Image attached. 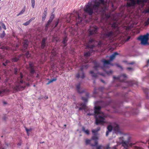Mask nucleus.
Returning a JSON list of instances; mask_svg holds the SVG:
<instances>
[{
  "mask_svg": "<svg viewBox=\"0 0 149 149\" xmlns=\"http://www.w3.org/2000/svg\"><path fill=\"white\" fill-rule=\"evenodd\" d=\"M93 4L89 2L85 5L84 9V11L89 15L93 13L99 14L103 13L106 10V3L105 0H93Z\"/></svg>",
  "mask_w": 149,
  "mask_h": 149,
  "instance_id": "f257e3e1",
  "label": "nucleus"
},
{
  "mask_svg": "<svg viewBox=\"0 0 149 149\" xmlns=\"http://www.w3.org/2000/svg\"><path fill=\"white\" fill-rule=\"evenodd\" d=\"M114 80H118L120 81V84H118L117 86H120L122 88H125L128 86H130L135 84L136 86L138 85V82L130 80L126 82L125 80L127 78V76L125 74H121L120 76L113 77Z\"/></svg>",
  "mask_w": 149,
  "mask_h": 149,
  "instance_id": "f03ea898",
  "label": "nucleus"
},
{
  "mask_svg": "<svg viewBox=\"0 0 149 149\" xmlns=\"http://www.w3.org/2000/svg\"><path fill=\"white\" fill-rule=\"evenodd\" d=\"M101 107L100 106H95L94 107L95 123L97 125H102L105 123V115L101 111Z\"/></svg>",
  "mask_w": 149,
  "mask_h": 149,
  "instance_id": "7ed1b4c3",
  "label": "nucleus"
},
{
  "mask_svg": "<svg viewBox=\"0 0 149 149\" xmlns=\"http://www.w3.org/2000/svg\"><path fill=\"white\" fill-rule=\"evenodd\" d=\"M23 75L22 73L20 72L19 76L17 77V80L15 83L14 85L13 86V88L14 90H22L26 86H29V83L23 81Z\"/></svg>",
  "mask_w": 149,
  "mask_h": 149,
  "instance_id": "20e7f679",
  "label": "nucleus"
},
{
  "mask_svg": "<svg viewBox=\"0 0 149 149\" xmlns=\"http://www.w3.org/2000/svg\"><path fill=\"white\" fill-rule=\"evenodd\" d=\"M118 53L116 52H114L110 56L109 60H102L101 61L103 63L104 66L103 67H100L99 64L96 61H93V63H94V65L93 67L94 68L95 70H97V68L100 67L102 70H104V67L106 65H110L113 66V65L111 63V62L115 58L116 56L117 55H118Z\"/></svg>",
  "mask_w": 149,
  "mask_h": 149,
  "instance_id": "39448f33",
  "label": "nucleus"
},
{
  "mask_svg": "<svg viewBox=\"0 0 149 149\" xmlns=\"http://www.w3.org/2000/svg\"><path fill=\"white\" fill-rule=\"evenodd\" d=\"M115 36V33L113 31L107 29L105 30L103 37V40L107 42L105 44L107 45L108 42H111Z\"/></svg>",
  "mask_w": 149,
  "mask_h": 149,
  "instance_id": "423d86ee",
  "label": "nucleus"
},
{
  "mask_svg": "<svg viewBox=\"0 0 149 149\" xmlns=\"http://www.w3.org/2000/svg\"><path fill=\"white\" fill-rule=\"evenodd\" d=\"M149 34L147 33L146 34L143 36H141L139 37L138 39L140 40L141 43L143 45L148 44V41L149 40Z\"/></svg>",
  "mask_w": 149,
  "mask_h": 149,
  "instance_id": "0eeeda50",
  "label": "nucleus"
},
{
  "mask_svg": "<svg viewBox=\"0 0 149 149\" xmlns=\"http://www.w3.org/2000/svg\"><path fill=\"white\" fill-rule=\"evenodd\" d=\"M82 99L84 102L80 104V105L81 107L79 108V110H81L83 109L85 111H87L88 110V107L86 106V103L87 102V98L82 97Z\"/></svg>",
  "mask_w": 149,
  "mask_h": 149,
  "instance_id": "6e6552de",
  "label": "nucleus"
},
{
  "mask_svg": "<svg viewBox=\"0 0 149 149\" xmlns=\"http://www.w3.org/2000/svg\"><path fill=\"white\" fill-rule=\"evenodd\" d=\"M97 42V41L93 39H90L88 43L86 45V48L93 49V48L95 47V46L93 45H90L93 42Z\"/></svg>",
  "mask_w": 149,
  "mask_h": 149,
  "instance_id": "1a4fd4ad",
  "label": "nucleus"
},
{
  "mask_svg": "<svg viewBox=\"0 0 149 149\" xmlns=\"http://www.w3.org/2000/svg\"><path fill=\"white\" fill-rule=\"evenodd\" d=\"M129 144V142L128 141H124L122 142V146L121 148L123 149H128L127 147ZM134 149H143L141 148L140 147H138L135 146Z\"/></svg>",
  "mask_w": 149,
  "mask_h": 149,
  "instance_id": "9d476101",
  "label": "nucleus"
},
{
  "mask_svg": "<svg viewBox=\"0 0 149 149\" xmlns=\"http://www.w3.org/2000/svg\"><path fill=\"white\" fill-rule=\"evenodd\" d=\"M89 67V65L88 64H86L85 65H82L80 67V70L82 72L81 75V78L82 79H84L85 77V76L84 75V73L83 72V70L84 69H87Z\"/></svg>",
  "mask_w": 149,
  "mask_h": 149,
  "instance_id": "9b49d317",
  "label": "nucleus"
},
{
  "mask_svg": "<svg viewBox=\"0 0 149 149\" xmlns=\"http://www.w3.org/2000/svg\"><path fill=\"white\" fill-rule=\"evenodd\" d=\"M98 27L96 26H94L92 29L90 28L89 30V34L90 35L97 33Z\"/></svg>",
  "mask_w": 149,
  "mask_h": 149,
  "instance_id": "f8f14e48",
  "label": "nucleus"
},
{
  "mask_svg": "<svg viewBox=\"0 0 149 149\" xmlns=\"http://www.w3.org/2000/svg\"><path fill=\"white\" fill-rule=\"evenodd\" d=\"M131 3H127V4L129 6H134L136 3L140 4L141 0H130Z\"/></svg>",
  "mask_w": 149,
  "mask_h": 149,
  "instance_id": "ddd939ff",
  "label": "nucleus"
},
{
  "mask_svg": "<svg viewBox=\"0 0 149 149\" xmlns=\"http://www.w3.org/2000/svg\"><path fill=\"white\" fill-rule=\"evenodd\" d=\"M29 65L30 73L32 74H33L35 72V70L34 68V64L32 62H29Z\"/></svg>",
  "mask_w": 149,
  "mask_h": 149,
  "instance_id": "4468645a",
  "label": "nucleus"
},
{
  "mask_svg": "<svg viewBox=\"0 0 149 149\" xmlns=\"http://www.w3.org/2000/svg\"><path fill=\"white\" fill-rule=\"evenodd\" d=\"M77 14V18H76V21L79 23H81L82 21L83 20L86 18V16L84 14V16L83 17H81L78 13Z\"/></svg>",
  "mask_w": 149,
  "mask_h": 149,
  "instance_id": "2eb2a0df",
  "label": "nucleus"
},
{
  "mask_svg": "<svg viewBox=\"0 0 149 149\" xmlns=\"http://www.w3.org/2000/svg\"><path fill=\"white\" fill-rule=\"evenodd\" d=\"M97 144V142L96 141H95L94 144L91 143V145L92 146L95 147L96 148V149H102L103 146L101 145L98 146Z\"/></svg>",
  "mask_w": 149,
  "mask_h": 149,
  "instance_id": "dca6fc26",
  "label": "nucleus"
},
{
  "mask_svg": "<svg viewBox=\"0 0 149 149\" xmlns=\"http://www.w3.org/2000/svg\"><path fill=\"white\" fill-rule=\"evenodd\" d=\"M80 83H79L76 85V88L78 92L79 93H82L84 92V91L80 88Z\"/></svg>",
  "mask_w": 149,
  "mask_h": 149,
  "instance_id": "f3484780",
  "label": "nucleus"
},
{
  "mask_svg": "<svg viewBox=\"0 0 149 149\" xmlns=\"http://www.w3.org/2000/svg\"><path fill=\"white\" fill-rule=\"evenodd\" d=\"M90 73L91 74L93 77H97L98 76V74H99L101 75L104 76V75L103 74H101L100 73H95L93 71H91L90 72Z\"/></svg>",
  "mask_w": 149,
  "mask_h": 149,
  "instance_id": "a211bd4d",
  "label": "nucleus"
},
{
  "mask_svg": "<svg viewBox=\"0 0 149 149\" xmlns=\"http://www.w3.org/2000/svg\"><path fill=\"white\" fill-rule=\"evenodd\" d=\"M47 8H45L44 13L43 14L42 17V21H44L46 18L47 14Z\"/></svg>",
  "mask_w": 149,
  "mask_h": 149,
  "instance_id": "6ab92c4d",
  "label": "nucleus"
},
{
  "mask_svg": "<svg viewBox=\"0 0 149 149\" xmlns=\"http://www.w3.org/2000/svg\"><path fill=\"white\" fill-rule=\"evenodd\" d=\"M47 39V38H42L41 45V47L42 49H43L45 46V42Z\"/></svg>",
  "mask_w": 149,
  "mask_h": 149,
  "instance_id": "aec40b11",
  "label": "nucleus"
},
{
  "mask_svg": "<svg viewBox=\"0 0 149 149\" xmlns=\"http://www.w3.org/2000/svg\"><path fill=\"white\" fill-rule=\"evenodd\" d=\"M93 52V50H91L90 51L85 53L84 54V56L86 57H89L91 53H92Z\"/></svg>",
  "mask_w": 149,
  "mask_h": 149,
  "instance_id": "412c9836",
  "label": "nucleus"
},
{
  "mask_svg": "<svg viewBox=\"0 0 149 149\" xmlns=\"http://www.w3.org/2000/svg\"><path fill=\"white\" fill-rule=\"evenodd\" d=\"M100 130V127H98L96 129L93 130L92 131L94 134H96L97 132L99 131Z\"/></svg>",
  "mask_w": 149,
  "mask_h": 149,
  "instance_id": "4be33fe9",
  "label": "nucleus"
},
{
  "mask_svg": "<svg viewBox=\"0 0 149 149\" xmlns=\"http://www.w3.org/2000/svg\"><path fill=\"white\" fill-rule=\"evenodd\" d=\"M68 41V39H67V37H65L64 38H63V41H62V42L63 43V44L64 45V47H65V46H66V45H65V43H66V42H67Z\"/></svg>",
  "mask_w": 149,
  "mask_h": 149,
  "instance_id": "5701e85b",
  "label": "nucleus"
},
{
  "mask_svg": "<svg viewBox=\"0 0 149 149\" xmlns=\"http://www.w3.org/2000/svg\"><path fill=\"white\" fill-rule=\"evenodd\" d=\"M20 56H21L20 55L18 57H15L13 58H12V61L14 62H16L18 61L19 60V58L20 57Z\"/></svg>",
  "mask_w": 149,
  "mask_h": 149,
  "instance_id": "b1692460",
  "label": "nucleus"
},
{
  "mask_svg": "<svg viewBox=\"0 0 149 149\" xmlns=\"http://www.w3.org/2000/svg\"><path fill=\"white\" fill-rule=\"evenodd\" d=\"M144 92L146 94L148 97L149 95V90L147 88H145L143 89Z\"/></svg>",
  "mask_w": 149,
  "mask_h": 149,
  "instance_id": "393cba45",
  "label": "nucleus"
},
{
  "mask_svg": "<svg viewBox=\"0 0 149 149\" xmlns=\"http://www.w3.org/2000/svg\"><path fill=\"white\" fill-rule=\"evenodd\" d=\"M143 13L145 14L149 13V7L146 8L144 10Z\"/></svg>",
  "mask_w": 149,
  "mask_h": 149,
  "instance_id": "a878e982",
  "label": "nucleus"
},
{
  "mask_svg": "<svg viewBox=\"0 0 149 149\" xmlns=\"http://www.w3.org/2000/svg\"><path fill=\"white\" fill-rule=\"evenodd\" d=\"M28 41H25V42L23 45V48L24 50L26 49L28 46Z\"/></svg>",
  "mask_w": 149,
  "mask_h": 149,
  "instance_id": "bb28decb",
  "label": "nucleus"
},
{
  "mask_svg": "<svg viewBox=\"0 0 149 149\" xmlns=\"http://www.w3.org/2000/svg\"><path fill=\"white\" fill-rule=\"evenodd\" d=\"M56 78H53L52 79H51L50 81H49L47 83V84L48 85L50 83L52 82L53 81H56Z\"/></svg>",
  "mask_w": 149,
  "mask_h": 149,
  "instance_id": "cd10ccee",
  "label": "nucleus"
},
{
  "mask_svg": "<svg viewBox=\"0 0 149 149\" xmlns=\"http://www.w3.org/2000/svg\"><path fill=\"white\" fill-rule=\"evenodd\" d=\"M82 129L83 131L85 132L86 134H87L88 135L89 134V132L88 130H85V128L84 127H83Z\"/></svg>",
  "mask_w": 149,
  "mask_h": 149,
  "instance_id": "c85d7f7f",
  "label": "nucleus"
},
{
  "mask_svg": "<svg viewBox=\"0 0 149 149\" xmlns=\"http://www.w3.org/2000/svg\"><path fill=\"white\" fill-rule=\"evenodd\" d=\"M107 129L108 130L107 131L109 132H111V131L113 129L111 125H109L107 126Z\"/></svg>",
  "mask_w": 149,
  "mask_h": 149,
  "instance_id": "c756f323",
  "label": "nucleus"
},
{
  "mask_svg": "<svg viewBox=\"0 0 149 149\" xmlns=\"http://www.w3.org/2000/svg\"><path fill=\"white\" fill-rule=\"evenodd\" d=\"M52 53L54 56H56V53L54 49H53L52 52Z\"/></svg>",
  "mask_w": 149,
  "mask_h": 149,
  "instance_id": "7c9ffc66",
  "label": "nucleus"
},
{
  "mask_svg": "<svg viewBox=\"0 0 149 149\" xmlns=\"http://www.w3.org/2000/svg\"><path fill=\"white\" fill-rule=\"evenodd\" d=\"M105 73L108 75H110L112 74L113 72L112 70H110L109 71H105Z\"/></svg>",
  "mask_w": 149,
  "mask_h": 149,
  "instance_id": "2f4dec72",
  "label": "nucleus"
},
{
  "mask_svg": "<svg viewBox=\"0 0 149 149\" xmlns=\"http://www.w3.org/2000/svg\"><path fill=\"white\" fill-rule=\"evenodd\" d=\"M5 35V33L4 31H3V33H0V38H3Z\"/></svg>",
  "mask_w": 149,
  "mask_h": 149,
  "instance_id": "473e14b6",
  "label": "nucleus"
},
{
  "mask_svg": "<svg viewBox=\"0 0 149 149\" xmlns=\"http://www.w3.org/2000/svg\"><path fill=\"white\" fill-rule=\"evenodd\" d=\"M31 3L32 6L33 8H34L35 5V0H31Z\"/></svg>",
  "mask_w": 149,
  "mask_h": 149,
  "instance_id": "72a5a7b5",
  "label": "nucleus"
},
{
  "mask_svg": "<svg viewBox=\"0 0 149 149\" xmlns=\"http://www.w3.org/2000/svg\"><path fill=\"white\" fill-rule=\"evenodd\" d=\"M104 90V88L102 87H100L98 89V90L99 91H101L102 93H103V91Z\"/></svg>",
  "mask_w": 149,
  "mask_h": 149,
  "instance_id": "f704fd0d",
  "label": "nucleus"
},
{
  "mask_svg": "<svg viewBox=\"0 0 149 149\" xmlns=\"http://www.w3.org/2000/svg\"><path fill=\"white\" fill-rule=\"evenodd\" d=\"M51 23V22H49V21H48L47 22L45 26V29L46 30H47V29L48 28V27H49V25H50Z\"/></svg>",
  "mask_w": 149,
  "mask_h": 149,
  "instance_id": "c9c22d12",
  "label": "nucleus"
},
{
  "mask_svg": "<svg viewBox=\"0 0 149 149\" xmlns=\"http://www.w3.org/2000/svg\"><path fill=\"white\" fill-rule=\"evenodd\" d=\"M92 139L94 140H96L97 139V137L96 134H94L93 136L92 137Z\"/></svg>",
  "mask_w": 149,
  "mask_h": 149,
  "instance_id": "e433bc0d",
  "label": "nucleus"
},
{
  "mask_svg": "<svg viewBox=\"0 0 149 149\" xmlns=\"http://www.w3.org/2000/svg\"><path fill=\"white\" fill-rule=\"evenodd\" d=\"M25 56L27 58H28L30 56V55L29 54V52L27 51L25 54Z\"/></svg>",
  "mask_w": 149,
  "mask_h": 149,
  "instance_id": "4c0bfd02",
  "label": "nucleus"
},
{
  "mask_svg": "<svg viewBox=\"0 0 149 149\" xmlns=\"http://www.w3.org/2000/svg\"><path fill=\"white\" fill-rule=\"evenodd\" d=\"M97 45L99 47H100L102 45V42L101 41H99L98 42L97 41Z\"/></svg>",
  "mask_w": 149,
  "mask_h": 149,
  "instance_id": "58836bf2",
  "label": "nucleus"
},
{
  "mask_svg": "<svg viewBox=\"0 0 149 149\" xmlns=\"http://www.w3.org/2000/svg\"><path fill=\"white\" fill-rule=\"evenodd\" d=\"M25 7H24V8L22 10L19 12L21 15L25 11Z\"/></svg>",
  "mask_w": 149,
  "mask_h": 149,
  "instance_id": "ea45409f",
  "label": "nucleus"
},
{
  "mask_svg": "<svg viewBox=\"0 0 149 149\" xmlns=\"http://www.w3.org/2000/svg\"><path fill=\"white\" fill-rule=\"evenodd\" d=\"M115 129H116V130H117V132H120V129H119V126L118 125H116V127Z\"/></svg>",
  "mask_w": 149,
  "mask_h": 149,
  "instance_id": "a19ab883",
  "label": "nucleus"
},
{
  "mask_svg": "<svg viewBox=\"0 0 149 149\" xmlns=\"http://www.w3.org/2000/svg\"><path fill=\"white\" fill-rule=\"evenodd\" d=\"M17 71H18L17 68H15L14 69V74H15V75H16L17 74Z\"/></svg>",
  "mask_w": 149,
  "mask_h": 149,
  "instance_id": "79ce46f5",
  "label": "nucleus"
},
{
  "mask_svg": "<svg viewBox=\"0 0 149 149\" xmlns=\"http://www.w3.org/2000/svg\"><path fill=\"white\" fill-rule=\"evenodd\" d=\"M30 22H29V20L27 21L26 22H25V23L23 24V25L25 26H27L29 24Z\"/></svg>",
  "mask_w": 149,
  "mask_h": 149,
  "instance_id": "37998d69",
  "label": "nucleus"
},
{
  "mask_svg": "<svg viewBox=\"0 0 149 149\" xmlns=\"http://www.w3.org/2000/svg\"><path fill=\"white\" fill-rule=\"evenodd\" d=\"M145 24L146 26L148 25V24H149V18H148L147 20L145 22Z\"/></svg>",
  "mask_w": 149,
  "mask_h": 149,
  "instance_id": "c03bdc74",
  "label": "nucleus"
},
{
  "mask_svg": "<svg viewBox=\"0 0 149 149\" xmlns=\"http://www.w3.org/2000/svg\"><path fill=\"white\" fill-rule=\"evenodd\" d=\"M1 24L2 26V27L3 28V29L5 30H6V26L5 25V24L3 23H1Z\"/></svg>",
  "mask_w": 149,
  "mask_h": 149,
  "instance_id": "a18cd8bd",
  "label": "nucleus"
},
{
  "mask_svg": "<svg viewBox=\"0 0 149 149\" xmlns=\"http://www.w3.org/2000/svg\"><path fill=\"white\" fill-rule=\"evenodd\" d=\"M91 141L88 139H86L85 141L86 143V144H88L90 143Z\"/></svg>",
  "mask_w": 149,
  "mask_h": 149,
  "instance_id": "49530a36",
  "label": "nucleus"
},
{
  "mask_svg": "<svg viewBox=\"0 0 149 149\" xmlns=\"http://www.w3.org/2000/svg\"><path fill=\"white\" fill-rule=\"evenodd\" d=\"M149 65V60H148L147 61V64L144 66V67L147 66L148 67V65ZM148 72L149 74V69L148 70Z\"/></svg>",
  "mask_w": 149,
  "mask_h": 149,
  "instance_id": "de8ad7c7",
  "label": "nucleus"
},
{
  "mask_svg": "<svg viewBox=\"0 0 149 149\" xmlns=\"http://www.w3.org/2000/svg\"><path fill=\"white\" fill-rule=\"evenodd\" d=\"M80 77V74L79 73H78L76 74V77L77 78H79Z\"/></svg>",
  "mask_w": 149,
  "mask_h": 149,
  "instance_id": "09e8293b",
  "label": "nucleus"
},
{
  "mask_svg": "<svg viewBox=\"0 0 149 149\" xmlns=\"http://www.w3.org/2000/svg\"><path fill=\"white\" fill-rule=\"evenodd\" d=\"M105 16L107 19L109 18L110 17V15L108 14H106L105 15Z\"/></svg>",
  "mask_w": 149,
  "mask_h": 149,
  "instance_id": "8fccbe9b",
  "label": "nucleus"
},
{
  "mask_svg": "<svg viewBox=\"0 0 149 149\" xmlns=\"http://www.w3.org/2000/svg\"><path fill=\"white\" fill-rule=\"evenodd\" d=\"M131 37L130 36H129L126 39H125L126 41H128L129 39Z\"/></svg>",
  "mask_w": 149,
  "mask_h": 149,
  "instance_id": "3c124183",
  "label": "nucleus"
},
{
  "mask_svg": "<svg viewBox=\"0 0 149 149\" xmlns=\"http://www.w3.org/2000/svg\"><path fill=\"white\" fill-rule=\"evenodd\" d=\"M96 90H97V89H96V88H95L94 91V92H93V93L94 94H95L97 93Z\"/></svg>",
  "mask_w": 149,
  "mask_h": 149,
  "instance_id": "603ef678",
  "label": "nucleus"
},
{
  "mask_svg": "<svg viewBox=\"0 0 149 149\" xmlns=\"http://www.w3.org/2000/svg\"><path fill=\"white\" fill-rule=\"evenodd\" d=\"M127 70H131L133 69V68H132L129 67L127 68Z\"/></svg>",
  "mask_w": 149,
  "mask_h": 149,
  "instance_id": "864d4df0",
  "label": "nucleus"
},
{
  "mask_svg": "<svg viewBox=\"0 0 149 149\" xmlns=\"http://www.w3.org/2000/svg\"><path fill=\"white\" fill-rule=\"evenodd\" d=\"M54 15H51L50 18V19H51L52 20H53L54 18Z\"/></svg>",
  "mask_w": 149,
  "mask_h": 149,
  "instance_id": "5fc2aeb1",
  "label": "nucleus"
},
{
  "mask_svg": "<svg viewBox=\"0 0 149 149\" xmlns=\"http://www.w3.org/2000/svg\"><path fill=\"white\" fill-rule=\"evenodd\" d=\"M34 19H35V18L33 17V18H31L30 19H29V21L31 22L33 20H34Z\"/></svg>",
  "mask_w": 149,
  "mask_h": 149,
  "instance_id": "6e6d98bb",
  "label": "nucleus"
},
{
  "mask_svg": "<svg viewBox=\"0 0 149 149\" xmlns=\"http://www.w3.org/2000/svg\"><path fill=\"white\" fill-rule=\"evenodd\" d=\"M116 66H117L118 67H119L120 68H122V67L118 64H116Z\"/></svg>",
  "mask_w": 149,
  "mask_h": 149,
  "instance_id": "4d7b16f0",
  "label": "nucleus"
},
{
  "mask_svg": "<svg viewBox=\"0 0 149 149\" xmlns=\"http://www.w3.org/2000/svg\"><path fill=\"white\" fill-rule=\"evenodd\" d=\"M110 132L109 131H107L106 132V136H107L109 134V132Z\"/></svg>",
  "mask_w": 149,
  "mask_h": 149,
  "instance_id": "13d9d810",
  "label": "nucleus"
},
{
  "mask_svg": "<svg viewBox=\"0 0 149 149\" xmlns=\"http://www.w3.org/2000/svg\"><path fill=\"white\" fill-rule=\"evenodd\" d=\"M25 129H26V130L27 134L28 133V132L31 130H30V129H27L26 128Z\"/></svg>",
  "mask_w": 149,
  "mask_h": 149,
  "instance_id": "bf43d9fd",
  "label": "nucleus"
},
{
  "mask_svg": "<svg viewBox=\"0 0 149 149\" xmlns=\"http://www.w3.org/2000/svg\"><path fill=\"white\" fill-rule=\"evenodd\" d=\"M134 63H135L134 62H131L130 63H128V64H130V65H132V64H134Z\"/></svg>",
  "mask_w": 149,
  "mask_h": 149,
  "instance_id": "052dcab7",
  "label": "nucleus"
},
{
  "mask_svg": "<svg viewBox=\"0 0 149 149\" xmlns=\"http://www.w3.org/2000/svg\"><path fill=\"white\" fill-rule=\"evenodd\" d=\"M147 2V0H141V1L140 2V3L141 2L144 3V2Z\"/></svg>",
  "mask_w": 149,
  "mask_h": 149,
  "instance_id": "680f3d73",
  "label": "nucleus"
},
{
  "mask_svg": "<svg viewBox=\"0 0 149 149\" xmlns=\"http://www.w3.org/2000/svg\"><path fill=\"white\" fill-rule=\"evenodd\" d=\"M52 20H53L52 19H49V20L48 21H49V22L51 23V22H52Z\"/></svg>",
  "mask_w": 149,
  "mask_h": 149,
  "instance_id": "e2e57ef3",
  "label": "nucleus"
},
{
  "mask_svg": "<svg viewBox=\"0 0 149 149\" xmlns=\"http://www.w3.org/2000/svg\"><path fill=\"white\" fill-rule=\"evenodd\" d=\"M93 114L91 113H88L87 114V115H88V116H91V115H93Z\"/></svg>",
  "mask_w": 149,
  "mask_h": 149,
  "instance_id": "0e129e2a",
  "label": "nucleus"
},
{
  "mask_svg": "<svg viewBox=\"0 0 149 149\" xmlns=\"http://www.w3.org/2000/svg\"><path fill=\"white\" fill-rule=\"evenodd\" d=\"M89 94L88 93H86V96L87 97H88L89 96Z\"/></svg>",
  "mask_w": 149,
  "mask_h": 149,
  "instance_id": "69168bd1",
  "label": "nucleus"
},
{
  "mask_svg": "<svg viewBox=\"0 0 149 149\" xmlns=\"http://www.w3.org/2000/svg\"><path fill=\"white\" fill-rule=\"evenodd\" d=\"M113 149H116V146H114L113 147Z\"/></svg>",
  "mask_w": 149,
  "mask_h": 149,
  "instance_id": "338daca9",
  "label": "nucleus"
},
{
  "mask_svg": "<svg viewBox=\"0 0 149 149\" xmlns=\"http://www.w3.org/2000/svg\"><path fill=\"white\" fill-rule=\"evenodd\" d=\"M101 81L102 82H103V83H105V81L104 80L101 79Z\"/></svg>",
  "mask_w": 149,
  "mask_h": 149,
  "instance_id": "774afa93",
  "label": "nucleus"
}]
</instances>
